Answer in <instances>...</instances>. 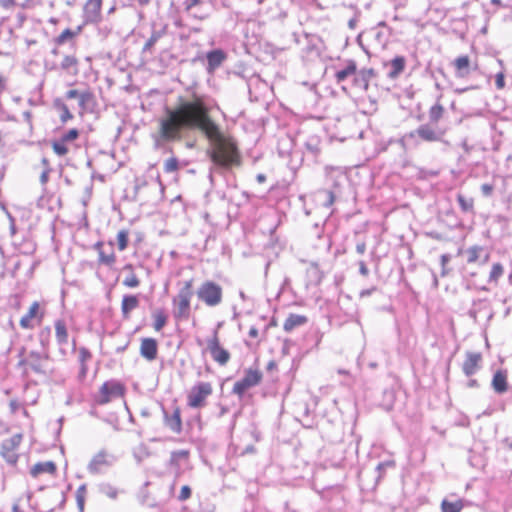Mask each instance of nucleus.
Listing matches in <instances>:
<instances>
[{
  "instance_id": "nucleus-1",
  "label": "nucleus",
  "mask_w": 512,
  "mask_h": 512,
  "mask_svg": "<svg viewBox=\"0 0 512 512\" xmlns=\"http://www.w3.org/2000/svg\"><path fill=\"white\" fill-rule=\"evenodd\" d=\"M218 126L205 97L194 94L191 99H180L174 108H166L158 121V135L164 142H176L184 130H197L206 136Z\"/></svg>"
},
{
  "instance_id": "nucleus-2",
  "label": "nucleus",
  "mask_w": 512,
  "mask_h": 512,
  "mask_svg": "<svg viewBox=\"0 0 512 512\" xmlns=\"http://www.w3.org/2000/svg\"><path fill=\"white\" fill-rule=\"evenodd\" d=\"M205 137L210 143L207 154L213 164L223 168L241 165L242 156L237 140L232 135L222 132L220 125Z\"/></svg>"
},
{
  "instance_id": "nucleus-3",
  "label": "nucleus",
  "mask_w": 512,
  "mask_h": 512,
  "mask_svg": "<svg viewBox=\"0 0 512 512\" xmlns=\"http://www.w3.org/2000/svg\"><path fill=\"white\" fill-rule=\"evenodd\" d=\"M194 296L193 279L182 283L177 294L172 298L173 316L177 320H188L191 315V302Z\"/></svg>"
},
{
  "instance_id": "nucleus-4",
  "label": "nucleus",
  "mask_w": 512,
  "mask_h": 512,
  "mask_svg": "<svg viewBox=\"0 0 512 512\" xmlns=\"http://www.w3.org/2000/svg\"><path fill=\"white\" fill-rule=\"evenodd\" d=\"M213 392L214 388L211 382H196L186 394L187 406L192 409H202L206 407Z\"/></svg>"
},
{
  "instance_id": "nucleus-5",
  "label": "nucleus",
  "mask_w": 512,
  "mask_h": 512,
  "mask_svg": "<svg viewBox=\"0 0 512 512\" xmlns=\"http://www.w3.org/2000/svg\"><path fill=\"white\" fill-rule=\"evenodd\" d=\"M196 296L207 307H216L223 301V289L218 283L207 280L197 288Z\"/></svg>"
},
{
  "instance_id": "nucleus-6",
  "label": "nucleus",
  "mask_w": 512,
  "mask_h": 512,
  "mask_svg": "<svg viewBox=\"0 0 512 512\" xmlns=\"http://www.w3.org/2000/svg\"><path fill=\"white\" fill-rule=\"evenodd\" d=\"M125 385L117 380H109L104 382L97 394L94 396V401L98 405H106L113 399L121 398L125 395Z\"/></svg>"
},
{
  "instance_id": "nucleus-7",
  "label": "nucleus",
  "mask_w": 512,
  "mask_h": 512,
  "mask_svg": "<svg viewBox=\"0 0 512 512\" xmlns=\"http://www.w3.org/2000/svg\"><path fill=\"white\" fill-rule=\"evenodd\" d=\"M48 358V355H43L37 351H30L25 355V349L23 348L18 361V367L22 369L25 375H28L31 371L44 374V362L48 360Z\"/></svg>"
},
{
  "instance_id": "nucleus-8",
  "label": "nucleus",
  "mask_w": 512,
  "mask_h": 512,
  "mask_svg": "<svg viewBox=\"0 0 512 512\" xmlns=\"http://www.w3.org/2000/svg\"><path fill=\"white\" fill-rule=\"evenodd\" d=\"M46 316V306L39 301H33L26 313L20 318L19 325L22 329L32 330L40 326Z\"/></svg>"
},
{
  "instance_id": "nucleus-9",
  "label": "nucleus",
  "mask_w": 512,
  "mask_h": 512,
  "mask_svg": "<svg viewBox=\"0 0 512 512\" xmlns=\"http://www.w3.org/2000/svg\"><path fill=\"white\" fill-rule=\"evenodd\" d=\"M263 379V372L259 367H250L244 371L241 379L233 385L232 392L242 397L249 389L259 385Z\"/></svg>"
},
{
  "instance_id": "nucleus-10",
  "label": "nucleus",
  "mask_w": 512,
  "mask_h": 512,
  "mask_svg": "<svg viewBox=\"0 0 512 512\" xmlns=\"http://www.w3.org/2000/svg\"><path fill=\"white\" fill-rule=\"evenodd\" d=\"M23 435L17 433L5 439L1 445V455L10 464H15L18 461V450L22 443Z\"/></svg>"
},
{
  "instance_id": "nucleus-11",
  "label": "nucleus",
  "mask_w": 512,
  "mask_h": 512,
  "mask_svg": "<svg viewBox=\"0 0 512 512\" xmlns=\"http://www.w3.org/2000/svg\"><path fill=\"white\" fill-rule=\"evenodd\" d=\"M207 348L212 359L220 366H225L230 361V352L221 345L217 332L208 339Z\"/></svg>"
},
{
  "instance_id": "nucleus-12",
  "label": "nucleus",
  "mask_w": 512,
  "mask_h": 512,
  "mask_svg": "<svg viewBox=\"0 0 512 512\" xmlns=\"http://www.w3.org/2000/svg\"><path fill=\"white\" fill-rule=\"evenodd\" d=\"M483 366V354L479 351H467L464 355L461 369L468 378L474 376Z\"/></svg>"
},
{
  "instance_id": "nucleus-13",
  "label": "nucleus",
  "mask_w": 512,
  "mask_h": 512,
  "mask_svg": "<svg viewBox=\"0 0 512 512\" xmlns=\"http://www.w3.org/2000/svg\"><path fill=\"white\" fill-rule=\"evenodd\" d=\"M113 460L114 458L109 452L101 450L92 457L88 464V470L93 474L102 473L112 465Z\"/></svg>"
},
{
  "instance_id": "nucleus-14",
  "label": "nucleus",
  "mask_w": 512,
  "mask_h": 512,
  "mask_svg": "<svg viewBox=\"0 0 512 512\" xmlns=\"http://www.w3.org/2000/svg\"><path fill=\"white\" fill-rule=\"evenodd\" d=\"M109 245L112 246V242H109ZM94 249L98 254V264L104 265L108 268H113L115 266L117 262V256L112 247L106 250L104 243L102 241H98L94 244Z\"/></svg>"
},
{
  "instance_id": "nucleus-15",
  "label": "nucleus",
  "mask_w": 512,
  "mask_h": 512,
  "mask_svg": "<svg viewBox=\"0 0 512 512\" xmlns=\"http://www.w3.org/2000/svg\"><path fill=\"white\" fill-rule=\"evenodd\" d=\"M140 355L147 361L152 362L158 357V342L152 337L142 338L139 347Z\"/></svg>"
},
{
  "instance_id": "nucleus-16",
  "label": "nucleus",
  "mask_w": 512,
  "mask_h": 512,
  "mask_svg": "<svg viewBox=\"0 0 512 512\" xmlns=\"http://www.w3.org/2000/svg\"><path fill=\"white\" fill-rule=\"evenodd\" d=\"M84 18L87 23H98L102 18V0H87L84 5Z\"/></svg>"
},
{
  "instance_id": "nucleus-17",
  "label": "nucleus",
  "mask_w": 512,
  "mask_h": 512,
  "mask_svg": "<svg viewBox=\"0 0 512 512\" xmlns=\"http://www.w3.org/2000/svg\"><path fill=\"white\" fill-rule=\"evenodd\" d=\"M446 130H435V128L430 125L424 124L418 127L416 130V134L418 137L426 142H437L441 141L443 136L445 135Z\"/></svg>"
},
{
  "instance_id": "nucleus-18",
  "label": "nucleus",
  "mask_w": 512,
  "mask_h": 512,
  "mask_svg": "<svg viewBox=\"0 0 512 512\" xmlns=\"http://www.w3.org/2000/svg\"><path fill=\"white\" fill-rule=\"evenodd\" d=\"M122 272L125 273L122 285L129 289H136L141 285V279L135 272L134 265L132 263H127L122 267Z\"/></svg>"
},
{
  "instance_id": "nucleus-19",
  "label": "nucleus",
  "mask_w": 512,
  "mask_h": 512,
  "mask_svg": "<svg viewBox=\"0 0 512 512\" xmlns=\"http://www.w3.org/2000/svg\"><path fill=\"white\" fill-rule=\"evenodd\" d=\"M140 305V300L137 295L126 294L122 297L121 301V314L124 319H129L131 312L137 309Z\"/></svg>"
},
{
  "instance_id": "nucleus-20",
  "label": "nucleus",
  "mask_w": 512,
  "mask_h": 512,
  "mask_svg": "<svg viewBox=\"0 0 512 512\" xmlns=\"http://www.w3.org/2000/svg\"><path fill=\"white\" fill-rule=\"evenodd\" d=\"M353 76L354 85L360 87L363 91H368L370 80L375 76V71L373 68H365L356 72Z\"/></svg>"
},
{
  "instance_id": "nucleus-21",
  "label": "nucleus",
  "mask_w": 512,
  "mask_h": 512,
  "mask_svg": "<svg viewBox=\"0 0 512 512\" xmlns=\"http://www.w3.org/2000/svg\"><path fill=\"white\" fill-rule=\"evenodd\" d=\"M406 58L404 56L398 55L395 56L391 61L385 64V66H389L390 70L388 72V78L394 80L397 79L401 73L404 72L406 68Z\"/></svg>"
},
{
  "instance_id": "nucleus-22",
  "label": "nucleus",
  "mask_w": 512,
  "mask_h": 512,
  "mask_svg": "<svg viewBox=\"0 0 512 512\" xmlns=\"http://www.w3.org/2000/svg\"><path fill=\"white\" fill-rule=\"evenodd\" d=\"M57 466L53 461L38 462L30 469V475L33 478H38L41 474L55 475Z\"/></svg>"
},
{
  "instance_id": "nucleus-23",
  "label": "nucleus",
  "mask_w": 512,
  "mask_h": 512,
  "mask_svg": "<svg viewBox=\"0 0 512 512\" xmlns=\"http://www.w3.org/2000/svg\"><path fill=\"white\" fill-rule=\"evenodd\" d=\"M453 67L455 69L456 75L460 78H463L469 74L472 68V63L468 55H461L453 61Z\"/></svg>"
},
{
  "instance_id": "nucleus-24",
  "label": "nucleus",
  "mask_w": 512,
  "mask_h": 512,
  "mask_svg": "<svg viewBox=\"0 0 512 512\" xmlns=\"http://www.w3.org/2000/svg\"><path fill=\"white\" fill-rule=\"evenodd\" d=\"M491 386L496 393H505L509 388L507 372L504 370H497L493 375Z\"/></svg>"
},
{
  "instance_id": "nucleus-25",
  "label": "nucleus",
  "mask_w": 512,
  "mask_h": 512,
  "mask_svg": "<svg viewBox=\"0 0 512 512\" xmlns=\"http://www.w3.org/2000/svg\"><path fill=\"white\" fill-rule=\"evenodd\" d=\"M308 322V317L306 315L300 314H289L283 323V329L285 332L290 333L295 328L301 327Z\"/></svg>"
},
{
  "instance_id": "nucleus-26",
  "label": "nucleus",
  "mask_w": 512,
  "mask_h": 512,
  "mask_svg": "<svg viewBox=\"0 0 512 512\" xmlns=\"http://www.w3.org/2000/svg\"><path fill=\"white\" fill-rule=\"evenodd\" d=\"M166 426L174 433L180 434L182 431L181 410L176 407L171 415H165Z\"/></svg>"
},
{
  "instance_id": "nucleus-27",
  "label": "nucleus",
  "mask_w": 512,
  "mask_h": 512,
  "mask_svg": "<svg viewBox=\"0 0 512 512\" xmlns=\"http://www.w3.org/2000/svg\"><path fill=\"white\" fill-rule=\"evenodd\" d=\"M31 500L32 494L30 492L23 493L15 500L12 512H31L33 510Z\"/></svg>"
},
{
  "instance_id": "nucleus-28",
  "label": "nucleus",
  "mask_w": 512,
  "mask_h": 512,
  "mask_svg": "<svg viewBox=\"0 0 512 512\" xmlns=\"http://www.w3.org/2000/svg\"><path fill=\"white\" fill-rule=\"evenodd\" d=\"M467 255V262L469 264L476 263L483 255V262H487L489 259V253L485 251L482 246H472L465 251Z\"/></svg>"
},
{
  "instance_id": "nucleus-29",
  "label": "nucleus",
  "mask_w": 512,
  "mask_h": 512,
  "mask_svg": "<svg viewBox=\"0 0 512 512\" xmlns=\"http://www.w3.org/2000/svg\"><path fill=\"white\" fill-rule=\"evenodd\" d=\"M55 338L58 345L62 346L68 343V328L63 319L54 322Z\"/></svg>"
},
{
  "instance_id": "nucleus-30",
  "label": "nucleus",
  "mask_w": 512,
  "mask_h": 512,
  "mask_svg": "<svg viewBox=\"0 0 512 512\" xmlns=\"http://www.w3.org/2000/svg\"><path fill=\"white\" fill-rule=\"evenodd\" d=\"M79 60L73 55H65L60 63L62 70L76 76L79 73Z\"/></svg>"
},
{
  "instance_id": "nucleus-31",
  "label": "nucleus",
  "mask_w": 512,
  "mask_h": 512,
  "mask_svg": "<svg viewBox=\"0 0 512 512\" xmlns=\"http://www.w3.org/2000/svg\"><path fill=\"white\" fill-rule=\"evenodd\" d=\"M357 72V63L354 60H347L345 67L335 73L337 83L343 82L349 76L355 75Z\"/></svg>"
},
{
  "instance_id": "nucleus-32",
  "label": "nucleus",
  "mask_w": 512,
  "mask_h": 512,
  "mask_svg": "<svg viewBox=\"0 0 512 512\" xmlns=\"http://www.w3.org/2000/svg\"><path fill=\"white\" fill-rule=\"evenodd\" d=\"M82 32V26H77L75 29L67 28L64 31H62L61 34H59L55 39L54 42L57 45H63L68 41L73 40L75 37H77Z\"/></svg>"
},
{
  "instance_id": "nucleus-33",
  "label": "nucleus",
  "mask_w": 512,
  "mask_h": 512,
  "mask_svg": "<svg viewBox=\"0 0 512 512\" xmlns=\"http://www.w3.org/2000/svg\"><path fill=\"white\" fill-rule=\"evenodd\" d=\"M53 105L60 112V120L62 123H66L67 121L73 119V114L70 112L67 104L61 98L55 99Z\"/></svg>"
},
{
  "instance_id": "nucleus-34",
  "label": "nucleus",
  "mask_w": 512,
  "mask_h": 512,
  "mask_svg": "<svg viewBox=\"0 0 512 512\" xmlns=\"http://www.w3.org/2000/svg\"><path fill=\"white\" fill-rule=\"evenodd\" d=\"M152 318H153V329L156 332L161 331L166 326L167 321H168V316L165 313V311L162 309L156 310L153 313Z\"/></svg>"
},
{
  "instance_id": "nucleus-35",
  "label": "nucleus",
  "mask_w": 512,
  "mask_h": 512,
  "mask_svg": "<svg viewBox=\"0 0 512 512\" xmlns=\"http://www.w3.org/2000/svg\"><path fill=\"white\" fill-rule=\"evenodd\" d=\"M225 58V53L222 50H213L207 54L208 65L212 69L220 66Z\"/></svg>"
},
{
  "instance_id": "nucleus-36",
  "label": "nucleus",
  "mask_w": 512,
  "mask_h": 512,
  "mask_svg": "<svg viewBox=\"0 0 512 512\" xmlns=\"http://www.w3.org/2000/svg\"><path fill=\"white\" fill-rule=\"evenodd\" d=\"M444 106L437 102L429 108L428 115L431 123H438L444 116Z\"/></svg>"
},
{
  "instance_id": "nucleus-37",
  "label": "nucleus",
  "mask_w": 512,
  "mask_h": 512,
  "mask_svg": "<svg viewBox=\"0 0 512 512\" xmlns=\"http://www.w3.org/2000/svg\"><path fill=\"white\" fill-rule=\"evenodd\" d=\"M464 507L463 500L458 499L455 502H450L448 500H443L441 503V511L442 512H461Z\"/></svg>"
},
{
  "instance_id": "nucleus-38",
  "label": "nucleus",
  "mask_w": 512,
  "mask_h": 512,
  "mask_svg": "<svg viewBox=\"0 0 512 512\" xmlns=\"http://www.w3.org/2000/svg\"><path fill=\"white\" fill-rule=\"evenodd\" d=\"M78 103L80 108L85 109L88 105L95 103V95L92 90L86 89L79 94Z\"/></svg>"
},
{
  "instance_id": "nucleus-39",
  "label": "nucleus",
  "mask_w": 512,
  "mask_h": 512,
  "mask_svg": "<svg viewBox=\"0 0 512 512\" xmlns=\"http://www.w3.org/2000/svg\"><path fill=\"white\" fill-rule=\"evenodd\" d=\"M129 230L121 229L116 235L117 248L119 251H124L129 244Z\"/></svg>"
},
{
  "instance_id": "nucleus-40",
  "label": "nucleus",
  "mask_w": 512,
  "mask_h": 512,
  "mask_svg": "<svg viewBox=\"0 0 512 512\" xmlns=\"http://www.w3.org/2000/svg\"><path fill=\"white\" fill-rule=\"evenodd\" d=\"M457 201L463 212H473L474 199L472 197H466L463 194H458Z\"/></svg>"
},
{
  "instance_id": "nucleus-41",
  "label": "nucleus",
  "mask_w": 512,
  "mask_h": 512,
  "mask_svg": "<svg viewBox=\"0 0 512 512\" xmlns=\"http://www.w3.org/2000/svg\"><path fill=\"white\" fill-rule=\"evenodd\" d=\"M87 496V489L85 485H81L78 487L75 493L77 506L80 512H84L85 509V501Z\"/></svg>"
},
{
  "instance_id": "nucleus-42",
  "label": "nucleus",
  "mask_w": 512,
  "mask_h": 512,
  "mask_svg": "<svg viewBox=\"0 0 512 512\" xmlns=\"http://www.w3.org/2000/svg\"><path fill=\"white\" fill-rule=\"evenodd\" d=\"M189 455L190 453L188 450L174 451L171 454L170 464L175 467H179L180 460H187L189 458Z\"/></svg>"
},
{
  "instance_id": "nucleus-43",
  "label": "nucleus",
  "mask_w": 512,
  "mask_h": 512,
  "mask_svg": "<svg viewBox=\"0 0 512 512\" xmlns=\"http://www.w3.org/2000/svg\"><path fill=\"white\" fill-rule=\"evenodd\" d=\"M162 32L161 31H153L149 39L145 42L143 46V52H150L154 45L161 39Z\"/></svg>"
},
{
  "instance_id": "nucleus-44",
  "label": "nucleus",
  "mask_w": 512,
  "mask_h": 512,
  "mask_svg": "<svg viewBox=\"0 0 512 512\" xmlns=\"http://www.w3.org/2000/svg\"><path fill=\"white\" fill-rule=\"evenodd\" d=\"M66 144L67 143L65 141H63L61 138L58 141H53L52 149H53L54 153L58 156H65L66 154H68L69 149L66 146Z\"/></svg>"
},
{
  "instance_id": "nucleus-45",
  "label": "nucleus",
  "mask_w": 512,
  "mask_h": 512,
  "mask_svg": "<svg viewBox=\"0 0 512 512\" xmlns=\"http://www.w3.org/2000/svg\"><path fill=\"white\" fill-rule=\"evenodd\" d=\"M504 269L500 263H495L489 274V281L496 283L499 278L503 275Z\"/></svg>"
},
{
  "instance_id": "nucleus-46",
  "label": "nucleus",
  "mask_w": 512,
  "mask_h": 512,
  "mask_svg": "<svg viewBox=\"0 0 512 512\" xmlns=\"http://www.w3.org/2000/svg\"><path fill=\"white\" fill-rule=\"evenodd\" d=\"M92 359V353L86 347H80L78 349V361L79 364H88V362Z\"/></svg>"
},
{
  "instance_id": "nucleus-47",
  "label": "nucleus",
  "mask_w": 512,
  "mask_h": 512,
  "mask_svg": "<svg viewBox=\"0 0 512 512\" xmlns=\"http://www.w3.org/2000/svg\"><path fill=\"white\" fill-rule=\"evenodd\" d=\"M179 169V161L176 157H171L164 162V170L167 173L176 172Z\"/></svg>"
},
{
  "instance_id": "nucleus-48",
  "label": "nucleus",
  "mask_w": 512,
  "mask_h": 512,
  "mask_svg": "<svg viewBox=\"0 0 512 512\" xmlns=\"http://www.w3.org/2000/svg\"><path fill=\"white\" fill-rule=\"evenodd\" d=\"M79 137V130L76 128L70 129L68 132L62 135L61 139L66 143L75 141Z\"/></svg>"
},
{
  "instance_id": "nucleus-49",
  "label": "nucleus",
  "mask_w": 512,
  "mask_h": 512,
  "mask_svg": "<svg viewBox=\"0 0 512 512\" xmlns=\"http://www.w3.org/2000/svg\"><path fill=\"white\" fill-rule=\"evenodd\" d=\"M191 488L188 485L182 486L178 499L180 501H186L191 497Z\"/></svg>"
},
{
  "instance_id": "nucleus-50",
  "label": "nucleus",
  "mask_w": 512,
  "mask_h": 512,
  "mask_svg": "<svg viewBox=\"0 0 512 512\" xmlns=\"http://www.w3.org/2000/svg\"><path fill=\"white\" fill-rule=\"evenodd\" d=\"M496 88L502 90L505 87V75L503 72H499L495 77Z\"/></svg>"
},
{
  "instance_id": "nucleus-51",
  "label": "nucleus",
  "mask_w": 512,
  "mask_h": 512,
  "mask_svg": "<svg viewBox=\"0 0 512 512\" xmlns=\"http://www.w3.org/2000/svg\"><path fill=\"white\" fill-rule=\"evenodd\" d=\"M88 364H80V368H79V372H78V380L80 382H83L86 377H87V374H88Z\"/></svg>"
},
{
  "instance_id": "nucleus-52",
  "label": "nucleus",
  "mask_w": 512,
  "mask_h": 512,
  "mask_svg": "<svg viewBox=\"0 0 512 512\" xmlns=\"http://www.w3.org/2000/svg\"><path fill=\"white\" fill-rule=\"evenodd\" d=\"M201 3V0H185L184 6L185 10L189 12L193 7L199 5Z\"/></svg>"
},
{
  "instance_id": "nucleus-53",
  "label": "nucleus",
  "mask_w": 512,
  "mask_h": 512,
  "mask_svg": "<svg viewBox=\"0 0 512 512\" xmlns=\"http://www.w3.org/2000/svg\"><path fill=\"white\" fill-rule=\"evenodd\" d=\"M493 189H494L493 185H491V184L485 183V184H482V186H481V191L485 196H490L493 192Z\"/></svg>"
},
{
  "instance_id": "nucleus-54",
  "label": "nucleus",
  "mask_w": 512,
  "mask_h": 512,
  "mask_svg": "<svg viewBox=\"0 0 512 512\" xmlns=\"http://www.w3.org/2000/svg\"><path fill=\"white\" fill-rule=\"evenodd\" d=\"M359 272L365 277L369 274V269L364 261L359 262Z\"/></svg>"
},
{
  "instance_id": "nucleus-55",
  "label": "nucleus",
  "mask_w": 512,
  "mask_h": 512,
  "mask_svg": "<svg viewBox=\"0 0 512 512\" xmlns=\"http://www.w3.org/2000/svg\"><path fill=\"white\" fill-rule=\"evenodd\" d=\"M79 94L80 92L76 89H71L69 91L66 92L65 96L67 99H75V98H79Z\"/></svg>"
},
{
  "instance_id": "nucleus-56",
  "label": "nucleus",
  "mask_w": 512,
  "mask_h": 512,
  "mask_svg": "<svg viewBox=\"0 0 512 512\" xmlns=\"http://www.w3.org/2000/svg\"><path fill=\"white\" fill-rule=\"evenodd\" d=\"M356 251L358 254H364L366 251V244L365 242L358 243L356 245Z\"/></svg>"
},
{
  "instance_id": "nucleus-57",
  "label": "nucleus",
  "mask_w": 512,
  "mask_h": 512,
  "mask_svg": "<svg viewBox=\"0 0 512 512\" xmlns=\"http://www.w3.org/2000/svg\"><path fill=\"white\" fill-rule=\"evenodd\" d=\"M449 260H450L449 255H447V254H443V255L441 256V265H442V268H443V274H445L444 269H445V267H446L447 263L449 262Z\"/></svg>"
},
{
  "instance_id": "nucleus-58",
  "label": "nucleus",
  "mask_w": 512,
  "mask_h": 512,
  "mask_svg": "<svg viewBox=\"0 0 512 512\" xmlns=\"http://www.w3.org/2000/svg\"><path fill=\"white\" fill-rule=\"evenodd\" d=\"M248 335L251 337V338H258L259 336V331L256 327H251L249 329V332H248Z\"/></svg>"
},
{
  "instance_id": "nucleus-59",
  "label": "nucleus",
  "mask_w": 512,
  "mask_h": 512,
  "mask_svg": "<svg viewBox=\"0 0 512 512\" xmlns=\"http://www.w3.org/2000/svg\"><path fill=\"white\" fill-rule=\"evenodd\" d=\"M6 88V78L0 73V94L4 92Z\"/></svg>"
},
{
  "instance_id": "nucleus-60",
  "label": "nucleus",
  "mask_w": 512,
  "mask_h": 512,
  "mask_svg": "<svg viewBox=\"0 0 512 512\" xmlns=\"http://www.w3.org/2000/svg\"><path fill=\"white\" fill-rule=\"evenodd\" d=\"M14 5H15L14 0H3V1H2V6H3L4 8H7V9H8V8L13 7Z\"/></svg>"
},
{
  "instance_id": "nucleus-61",
  "label": "nucleus",
  "mask_w": 512,
  "mask_h": 512,
  "mask_svg": "<svg viewBox=\"0 0 512 512\" xmlns=\"http://www.w3.org/2000/svg\"><path fill=\"white\" fill-rule=\"evenodd\" d=\"M468 387H470V388L478 387V381L475 379H470L468 381Z\"/></svg>"
},
{
  "instance_id": "nucleus-62",
  "label": "nucleus",
  "mask_w": 512,
  "mask_h": 512,
  "mask_svg": "<svg viewBox=\"0 0 512 512\" xmlns=\"http://www.w3.org/2000/svg\"><path fill=\"white\" fill-rule=\"evenodd\" d=\"M265 180H266V176L264 174L257 175V181L259 183H263V182H265Z\"/></svg>"
},
{
  "instance_id": "nucleus-63",
  "label": "nucleus",
  "mask_w": 512,
  "mask_h": 512,
  "mask_svg": "<svg viewBox=\"0 0 512 512\" xmlns=\"http://www.w3.org/2000/svg\"><path fill=\"white\" fill-rule=\"evenodd\" d=\"M373 290H375V288H373L371 290H363V291H361L360 296L363 297V296L370 295Z\"/></svg>"
},
{
  "instance_id": "nucleus-64",
  "label": "nucleus",
  "mask_w": 512,
  "mask_h": 512,
  "mask_svg": "<svg viewBox=\"0 0 512 512\" xmlns=\"http://www.w3.org/2000/svg\"><path fill=\"white\" fill-rule=\"evenodd\" d=\"M140 5H147L150 0H136Z\"/></svg>"
}]
</instances>
